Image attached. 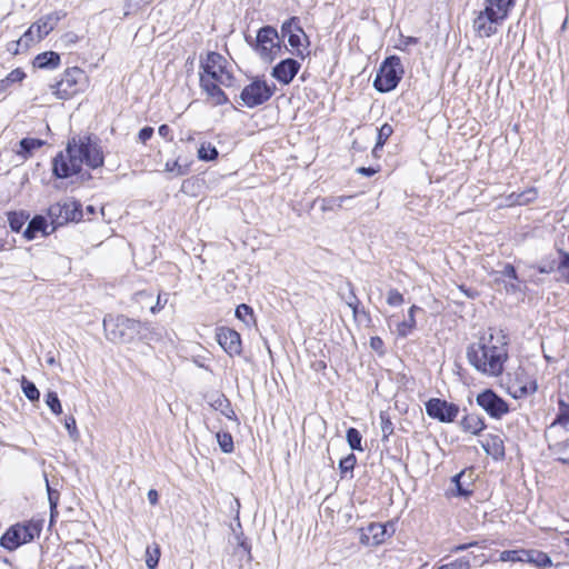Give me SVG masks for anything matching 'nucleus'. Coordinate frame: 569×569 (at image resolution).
<instances>
[{"label":"nucleus","mask_w":569,"mask_h":569,"mask_svg":"<svg viewBox=\"0 0 569 569\" xmlns=\"http://www.w3.org/2000/svg\"><path fill=\"white\" fill-rule=\"evenodd\" d=\"M469 363L479 372L488 376H499L508 358L506 337L498 332L481 337L478 342L467 349Z\"/></svg>","instance_id":"obj_1"},{"label":"nucleus","mask_w":569,"mask_h":569,"mask_svg":"<svg viewBox=\"0 0 569 569\" xmlns=\"http://www.w3.org/2000/svg\"><path fill=\"white\" fill-rule=\"evenodd\" d=\"M66 152L76 158L81 169L82 164L90 169H97L104 163V156L99 140L91 136L72 137L67 143Z\"/></svg>","instance_id":"obj_2"},{"label":"nucleus","mask_w":569,"mask_h":569,"mask_svg":"<svg viewBox=\"0 0 569 569\" xmlns=\"http://www.w3.org/2000/svg\"><path fill=\"white\" fill-rule=\"evenodd\" d=\"M142 323L123 315H107L103 318V330L107 340L113 343H130L140 333Z\"/></svg>","instance_id":"obj_3"},{"label":"nucleus","mask_w":569,"mask_h":569,"mask_svg":"<svg viewBox=\"0 0 569 569\" xmlns=\"http://www.w3.org/2000/svg\"><path fill=\"white\" fill-rule=\"evenodd\" d=\"M401 60L397 56L387 57L376 74L373 87L378 92L386 93L397 88L403 76Z\"/></svg>","instance_id":"obj_4"},{"label":"nucleus","mask_w":569,"mask_h":569,"mask_svg":"<svg viewBox=\"0 0 569 569\" xmlns=\"http://www.w3.org/2000/svg\"><path fill=\"white\" fill-rule=\"evenodd\" d=\"M87 76L78 67L67 69L60 80L50 84L52 93L60 100H68L83 91L87 86Z\"/></svg>","instance_id":"obj_5"},{"label":"nucleus","mask_w":569,"mask_h":569,"mask_svg":"<svg viewBox=\"0 0 569 569\" xmlns=\"http://www.w3.org/2000/svg\"><path fill=\"white\" fill-rule=\"evenodd\" d=\"M278 38L276 28L264 26L259 29L254 42L250 36H246V41L253 47L263 61L272 62L281 51V46L277 41Z\"/></svg>","instance_id":"obj_6"},{"label":"nucleus","mask_w":569,"mask_h":569,"mask_svg":"<svg viewBox=\"0 0 569 569\" xmlns=\"http://www.w3.org/2000/svg\"><path fill=\"white\" fill-rule=\"evenodd\" d=\"M274 91V84H268L264 80L256 78L241 90L240 99L246 107L256 108L266 103Z\"/></svg>","instance_id":"obj_7"},{"label":"nucleus","mask_w":569,"mask_h":569,"mask_svg":"<svg viewBox=\"0 0 569 569\" xmlns=\"http://www.w3.org/2000/svg\"><path fill=\"white\" fill-rule=\"evenodd\" d=\"M64 17L66 12L54 11L41 17L38 21L32 23L22 34V41H26V48H29L34 41H40L47 37Z\"/></svg>","instance_id":"obj_8"},{"label":"nucleus","mask_w":569,"mask_h":569,"mask_svg":"<svg viewBox=\"0 0 569 569\" xmlns=\"http://www.w3.org/2000/svg\"><path fill=\"white\" fill-rule=\"evenodd\" d=\"M472 20V30L479 38H490L498 32V28L506 20L496 12L485 8L475 12Z\"/></svg>","instance_id":"obj_9"},{"label":"nucleus","mask_w":569,"mask_h":569,"mask_svg":"<svg viewBox=\"0 0 569 569\" xmlns=\"http://www.w3.org/2000/svg\"><path fill=\"white\" fill-rule=\"evenodd\" d=\"M39 533L36 525H16L9 528L0 539V545L8 550H14L23 543H28Z\"/></svg>","instance_id":"obj_10"},{"label":"nucleus","mask_w":569,"mask_h":569,"mask_svg":"<svg viewBox=\"0 0 569 569\" xmlns=\"http://www.w3.org/2000/svg\"><path fill=\"white\" fill-rule=\"evenodd\" d=\"M81 171L76 158L67 152H59L52 160L53 176L59 179H67L74 174H81L82 180L91 177L90 173H81Z\"/></svg>","instance_id":"obj_11"},{"label":"nucleus","mask_w":569,"mask_h":569,"mask_svg":"<svg viewBox=\"0 0 569 569\" xmlns=\"http://www.w3.org/2000/svg\"><path fill=\"white\" fill-rule=\"evenodd\" d=\"M476 401L491 418L500 419L509 412V405L491 389L480 392Z\"/></svg>","instance_id":"obj_12"},{"label":"nucleus","mask_w":569,"mask_h":569,"mask_svg":"<svg viewBox=\"0 0 569 569\" xmlns=\"http://www.w3.org/2000/svg\"><path fill=\"white\" fill-rule=\"evenodd\" d=\"M426 412L430 418L448 423L455 421L459 407L440 398H431L426 402Z\"/></svg>","instance_id":"obj_13"},{"label":"nucleus","mask_w":569,"mask_h":569,"mask_svg":"<svg viewBox=\"0 0 569 569\" xmlns=\"http://www.w3.org/2000/svg\"><path fill=\"white\" fill-rule=\"evenodd\" d=\"M226 59L218 52H209L204 61L201 62L203 73L200 77H210V79H219L224 84V77L229 80L231 77L226 70Z\"/></svg>","instance_id":"obj_14"},{"label":"nucleus","mask_w":569,"mask_h":569,"mask_svg":"<svg viewBox=\"0 0 569 569\" xmlns=\"http://www.w3.org/2000/svg\"><path fill=\"white\" fill-rule=\"evenodd\" d=\"M217 341L229 356H238L242 351L240 335L228 327L217 329Z\"/></svg>","instance_id":"obj_15"},{"label":"nucleus","mask_w":569,"mask_h":569,"mask_svg":"<svg viewBox=\"0 0 569 569\" xmlns=\"http://www.w3.org/2000/svg\"><path fill=\"white\" fill-rule=\"evenodd\" d=\"M300 63L292 58L278 62L271 71V76L282 84H289L300 70Z\"/></svg>","instance_id":"obj_16"},{"label":"nucleus","mask_w":569,"mask_h":569,"mask_svg":"<svg viewBox=\"0 0 569 569\" xmlns=\"http://www.w3.org/2000/svg\"><path fill=\"white\" fill-rule=\"evenodd\" d=\"M219 79H210V77H200V86L202 90L212 99L214 106H221L228 102V97L219 87Z\"/></svg>","instance_id":"obj_17"},{"label":"nucleus","mask_w":569,"mask_h":569,"mask_svg":"<svg viewBox=\"0 0 569 569\" xmlns=\"http://www.w3.org/2000/svg\"><path fill=\"white\" fill-rule=\"evenodd\" d=\"M47 213H83L82 203L72 196H64L51 204Z\"/></svg>","instance_id":"obj_18"},{"label":"nucleus","mask_w":569,"mask_h":569,"mask_svg":"<svg viewBox=\"0 0 569 569\" xmlns=\"http://www.w3.org/2000/svg\"><path fill=\"white\" fill-rule=\"evenodd\" d=\"M481 447L487 455L491 456L495 460L505 458V443L498 435H487L481 441Z\"/></svg>","instance_id":"obj_19"},{"label":"nucleus","mask_w":569,"mask_h":569,"mask_svg":"<svg viewBox=\"0 0 569 569\" xmlns=\"http://www.w3.org/2000/svg\"><path fill=\"white\" fill-rule=\"evenodd\" d=\"M48 223L44 216H33L28 227L26 228L23 236L27 240H33L38 233L41 236H48L51 231H48Z\"/></svg>","instance_id":"obj_20"},{"label":"nucleus","mask_w":569,"mask_h":569,"mask_svg":"<svg viewBox=\"0 0 569 569\" xmlns=\"http://www.w3.org/2000/svg\"><path fill=\"white\" fill-rule=\"evenodd\" d=\"M33 66L39 69H56L60 66V54L54 51L39 53L33 59Z\"/></svg>","instance_id":"obj_21"},{"label":"nucleus","mask_w":569,"mask_h":569,"mask_svg":"<svg viewBox=\"0 0 569 569\" xmlns=\"http://www.w3.org/2000/svg\"><path fill=\"white\" fill-rule=\"evenodd\" d=\"M44 144L46 141L38 138H23L19 141V149L16 150V153L27 160L33 154L34 150L43 147Z\"/></svg>","instance_id":"obj_22"},{"label":"nucleus","mask_w":569,"mask_h":569,"mask_svg":"<svg viewBox=\"0 0 569 569\" xmlns=\"http://www.w3.org/2000/svg\"><path fill=\"white\" fill-rule=\"evenodd\" d=\"M525 562L541 569H547L552 566L551 558L546 552L536 549L526 550Z\"/></svg>","instance_id":"obj_23"},{"label":"nucleus","mask_w":569,"mask_h":569,"mask_svg":"<svg viewBox=\"0 0 569 569\" xmlns=\"http://www.w3.org/2000/svg\"><path fill=\"white\" fill-rule=\"evenodd\" d=\"M460 426L463 431L470 432L472 435H478L486 428L482 418L476 413L465 416L460 422Z\"/></svg>","instance_id":"obj_24"},{"label":"nucleus","mask_w":569,"mask_h":569,"mask_svg":"<svg viewBox=\"0 0 569 569\" xmlns=\"http://www.w3.org/2000/svg\"><path fill=\"white\" fill-rule=\"evenodd\" d=\"M485 8L507 19L515 6V0H483Z\"/></svg>","instance_id":"obj_25"},{"label":"nucleus","mask_w":569,"mask_h":569,"mask_svg":"<svg viewBox=\"0 0 569 569\" xmlns=\"http://www.w3.org/2000/svg\"><path fill=\"white\" fill-rule=\"evenodd\" d=\"M418 310H420V308L415 305L409 308L408 318L400 322L397 327V333L399 337L406 338L413 331V329L416 328L415 313Z\"/></svg>","instance_id":"obj_26"},{"label":"nucleus","mask_w":569,"mask_h":569,"mask_svg":"<svg viewBox=\"0 0 569 569\" xmlns=\"http://www.w3.org/2000/svg\"><path fill=\"white\" fill-rule=\"evenodd\" d=\"M538 196V191L535 188L527 189L521 193H512L509 199L511 200L510 204H519L523 206L531 201H533Z\"/></svg>","instance_id":"obj_27"},{"label":"nucleus","mask_w":569,"mask_h":569,"mask_svg":"<svg viewBox=\"0 0 569 569\" xmlns=\"http://www.w3.org/2000/svg\"><path fill=\"white\" fill-rule=\"evenodd\" d=\"M26 78L22 69L17 68L12 70L4 79L0 80V93L4 92L10 84L20 82Z\"/></svg>","instance_id":"obj_28"},{"label":"nucleus","mask_w":569,"mask_h":569,"mask_svg":"<svg viewBox=\"0 0 569 569\" xmlns=\"http://www.w3.org/2000/svg\"><path fill=\"white\" fill-rule=\"evenodd\" d=\"M377 142L373 148V152L376 153L379 149H381L390 136L393 133V128L389 123H383L380 128H378Z\"/></svg>","instance_id":"obj_29"},{"label":"nucleus","mask_w":569,"mask_h":569,"mask_svg":"<svg viewBox=\"0 0 569 569\" xmlns=\"http://www.w3.org/2000/svg\"><path fill=\"white\" fill-rule=\"evenodd\" d=\"M299 18L298 17H291L288 20H286L281 26V33L282 37H288L289 34H293L296 31L301 32L303 34V29L299 24Z\"/></svg>","instance_id":"obj_30"},{"label":"nucleus","mask_w":569,"mask_h":569,"mask_svg":"<svg viewBox=\"0 0 569 569\" xmlns=\"http://www.w3.org/2000/svg\"><path fill=\"white\" fill-rule=\"evenodd\" d=\"M369 533H371L372 538V545L378 546L382 543L386 539L387 529L385 526L380 523H371L368 527Z\"/></svg>","instance_id":"obj_31"},{"label":"nucleus","mask_w":569,"mask_h":569,"mask_svg":"<svg viewBox=\"0 0 569 569\" xmlns=\"http://www.w3.org/2000/svg\"><path fill=\"white\" fill-rule=\"evenodd\" d=\"M219 156V152L214 146L211 143H202L198 149V158L202 161H212L216 160Z\"/></svg>","instance_id":"obj_32"},{"label":"nucleus","mask_w":569,"mask_h":569,"mask_svg":"<svg viewBox=\"0 0 569 569\" xmlns=\"http://www.w3.org/2000/svg\"><path fill=\"white\" fill-rule=\"evenodd\" d=\"M236 317L243 321L247 326H250L254 322L252 308L244 303L237 307Z\"/></svg>","instance_id":"obj_33"},{"label":"nucleus","mask_w":569,"mask_h":569,"mask_svg":"<svg viewBox=\"0 0 569 569\" xmlns=\"http://www.w3.org/2000/svg\"><path fill=\"white\" fill-rule=\"evenodd\" d=\"M347 441H348V445L349 447L352 449V450H358V451H362L363 448L361 446V435L360 432L356 429V428H349L347 430Z\"/></svg>","instance_id":"obj_34"},{"label":"nucleus","mask_w":569,"mask_h":569,"mask_svg":"<svg viewBox=\"0 0 569 569\" xmlns=\"http://www.w3.org/2000/svg\"><path fill=\"white\" fill-rule=\"evenodd\" d=\"M160 558V548L154 543L153 548L148 547L146 550V565L149 569H156Z\"/></svg>","instance_id":"obj_35"},{"label":"nucleus","mask_w":569,"mask_h":569,"mask_svg":"<svg viewBox=\"0 0 569 569\" xmlns=\"http://www.w3.org/2000/svg\"><path fill=\"white\" fill-rule=\"evenodd\" d=\"M21 388H22V391L24 393V396L30 400V401H38L39 398H40V392L38 390V388L36 387V385L29 380H27L26 378L22 379V382H21Z\"/></svg>","instance_id":"obj_36"},{"label":"nucleus","mask_w":569,"mask_h":569,"mask_svg":"<svg viewBox=\"0 0 569 569\" xmlns=\"http://www.w3.org/2000/svg\"><path fill=\"white\" fill-rule=\"evenodd\" d=\"M46 403L47 406L50 408V410L52 411V413L59 416L62 413V406H61V402L58 398V395L57 392L54 391H49L47 395H46Z\"/></svg>","instance_id":"obj_37"},{"label":"nucleus","mask_w":569,"mask_h":569,"mask_svg":"<svg viewBox=\"0 0 569 569\" xmlns=\"http://www.w3.org/2000/svg\"><path fill=\"white\" fill-rule=\"evenodd\" d=\"M237 540H238V546L234 549V556H238L240 559L246 558L247 561L249 562L251 560L250 545L246 540L240 539L239 536H237Z\"/></svg>","instance_id":"obj_38"},{"label":"nucleus","mask_w":569,"mask_h":569,"mask_svg":"<svg viewBox=\"0 0 569 569\" xmlns=\"http://www.w3.org/2000/svg\"><path fill=\"white\" fill-rule=\"evenodd\" d=\"M560 260L557 270L561 274L562 279L569 283V253L560 251Z\"/></svg>","instance_id":"obj_39"},{"label":"nucleus","mask_w":569,"mask_h":569,"mask_svg":"<svg viewBox=\"0 0 569 569\" xmlns=\"http://www.w3.org/2000/svg\"><path fill=\"white\" fill-rule=\"evenodd\" d=\"M380 422L382 431V440H388L389 436L393 433V423L387 412H380Z\"/></svg>","instance_id":"obj_40"},{"label":"nucleus","mask_w":569,"mask_h":569,"mask_svg":"<svg viewBox=\"0 0 569 569\" xmlns=\"http://www.w3.org/2000/svg\"><path fill=\"white\" fill-rule=\"evenodd\" d=\"M469 568H470V560L468 557L463 556V557L457 558L450 562L441 565L437 569H469Z\"/></svg>","instance_id":"obj_41"},{"label":"nucleus","mask_w":569,"mask_h":569,"mask_svg":"<svg viewBox=\"0 0 569 569\" xmlns=\"http://www.w3.org/2000/svg\"><path fill=\"white\" fill-rule=\"evenodd\" d=\"M526 549L507 550L501 553V560L512 562H525Z\"/></svg>","instance_id":"obj_42"},{"label":"nucleus","mask_w":569,"mask_h":569,"mask_svg":"<svg viewBox=\"0 0 569 569\" xmlns=\"http://www.w3.org/2000/svg\"><path fill=\"white\" fill-rule=\"evenodd\" d=\"M218 443L221 448V450L226 453H229L233 450V440L230 433L223 432L217 433Z\"/></svg>","instance_id":"obj_43"},{"label":"nucleus","mask_w":569,"mask_h":569,"mask_svg":"<svg viewBox=\"0 0 569 569\" xmlns=\"http://www.w3.org/2000/svg\"><path fill=\"white\" fill-rule=\"evenodd\" d=\"M302 40H306L308 42V37L303 32H295L293 34H289L288 42L290 47L297 50V54L302 57V52L300 51V47L302 46Z\"/></svg>","instance_id":"obj_44"},{"label":"nucleus","mask_w":569,"mask_h":569,"mask_svg":"<svg viewBox=\"0 0 569 569\" xmlns=\"http://www.w3.org/2000/svg\"><path fill=\"white\" fill-rule=\"evenodd\" d=\"M216 402L218 403L217 408L221 410L222 415H224L228 419L237 420L236 413L231 408V405L228 399L221 397Z\"/></svg>","instance_id":"obj_45"},{"label":"nucleus","mask_w":569,"mask_h":569,"mask_svg":"<svg viewBox=\"0 0 569 569\" xmlns=\"http://www.w3.org/2000/svg\"><path fill=\"white\" fill-rule=\"evenodd\" d=\"M560 412L555 420V423H559L561 426H567L569 423V405H567L563 400L559 401Z\"/></svg>","instance_id":"obj_46"},{"label":"nucleus","mask_w":569,"mask_h":569,"mask_svg":"<svg viewBox=\"0 0 569 569\" xmlns=\"http://www.w3.org/2000/svg\"><path fill=\"white\" fill-rule=\"evenodd\" d=\"M405 298L403 295L400 293L397 289H390L387 296V303L391 307H399L403 303Z\"/></svg>","instance_id":"obj_47"},{"label":"nucleus","mask_w":569,"mask_h":569,"mask_svg":"<svg viewBox=\"0 0 569 569\" xmlns=\"http://www.w3.org/2000/svg\"><path fill=\"white\" fill-rule=\"evenodd\" d=\"M357 459L353 453L348 455L339 462V468L341 470V473L350 472L353 470L356 466Z\"/></svg>","instance_id":"obj_48"},{"label":"nucleus","mask_w":569,"mask_h":569,"mask_svg":"<svg viewBox=\"0 0 569 569\" xmlns=\"http://www.w3.org/2000/svg\"><path fill=\"white\" fill-rule=\"evenodd\" d=\"M463 476H465L463 472H460V473L456 475L452 478V482L456 486L457 495L458 496L468 497L469 495H471L472 491L470 489L463 487L462 481H461Z\"/></svg>","instance_id":"obj_49"},{"label":"nucleus","mask_w":569,"mask_h":569,"mask_svg":"<svg viewBox=\"0 0 569 569\" xmlns=\"http://www.w3.org/2000/svg\"><path fill=\"white\" fill-rule=\"evenodd\" d=\"M558 458L557 460L563 465H569V440L558 445L557 448Z\"/></svg>","instance_id":"obj_50"},{"label":"nucleus","mask_w":569,"mask_h":569,"mask_svg":"<svg viewBox=\"0 0 569 569\" xmlns=\"http://www.w3.org/2000/svg\"><path fill=\"white\" fill-rule=\"evenodd\" d=\"M342 200L339 199V198H329V199H322L320 201V206H319V209L326 211V210H336L337 208H340L341 202Z\"/></svg>","instance_id":"obj_51"},{"label":"nucleus","mask_w":569,"mask_h":569,"mask_svg":"<svg viewBox=\"0 0 569 569\" xmlns=\"http://www.w3.org/2000/svg\"><path fill=\"white\" fill-rule=\"evenodd\" d=\"M64 427L69 432V436L72 439H76L78 437V429H77V422L76 419L70 416L64 419Z\"/></svg>","instance_id":"obj_52"},{"label":"nucleus","mask_w":569,"mask_h":569,"mask_svg":"<svg viewBox=\"0 0 569 569\" xmlns=\"http://www.w3.org/2000/svg\"><path fill=\"white\" fill-rule=\"evenodd\" d=\"M79 40V37L74 32H66L60 38V43L64 46L66 48H69L77 43Z\"/></svg>","instance_id":"obj_53"},{"label":"nucleus","mask_w":569,"mask_h":569,"mask_svg":"<svg viewBox=\"0 0 569 569\" xmlns=\"http://www.w3.org/2000/svg\"><path fill=\"white\" fill-rule=\"evenodd\" d=\"M168 302V295L167 293H159L158 297H157V301L153 306H151L150 308V311L152 313H157L159 312L160 310L163 309V307L167 305Z\"/></svg>","instance_id":"obj_54"},{"label":"nucleus","mask_w":569,"mask_h":569,"mask_svg":"<svg viewBox=\"0 0 569 569\" xmlns=\"http://www.w3.org/2000/svg\"><path fill=\"white\" fill-rule=\"evenodd\" d=\"M166 170L169 172H176L177 176H183L187 173V169L180 166L178 160L173 161L172 163L167 162Z\"/></svg>","instance_id":"obj_55"},{"label":"nucleus","mask_w":569,"mask_h":569,"mask_svg":"<svg viewBox=\"0 0 569 569\" xmlns=\"http://www.w3.org/2000/svg\"><path fill=\"white\" fill-rule=\"evenodd\" d=\"M153 132L154 130L152 127H143L140 129L138 138L142 143H146L148 140L152 138Z\"/></svg>","instance_id":"obj_56"},{"label":"nucleus","mask_w":569,"mask_h":569,"mask_svg":"<svg viewBox=\"0 0 569 569\" xmlns=\"http://www.w3.org/2000/svg\"><path fill=\"white\" fill-rule=\"evenodd\" d=\"M418 41L419 40L416 37H401L397 48L400 50H406L409 46L417 44Z\"/></svg>","instance_id":"obj_57"},{"label":"nucleus","mask_w":569,"mask_h":569,"mask_svg":"<svg viewBox=\"0 0 569 569\" xmlns=\"http://www.w3.org/2000/svg\"><path fill=\"white\" fill-rule=\"evenodd\" d=\"M499 273L503 277H507V278H510L513 280H517V278H518L515 267L510 263L505 264L503 269L501 271H499Z\"/></svg>","instance_id":"obj_58"},{"label":"nucleus","mask_w":569,"mask_h":569,"mask_svg":"<svg viewBox=\"0 0 569 569\" xmlns=\"http://www.w3.org/2000/svg\"><path fill=\"white\" fill-rule=\"evenodd\" d=\"M158 133L160 137H162L163 139H166L168 141H172V139H173L172 131L168 124H161L158 128Z\"/></svg>","instance_id":"obj_59"},{"label":"nucleus","mask_w":569,"mask_h":569,"mask_svg":"<svg viewBox=\"0 0 569 569\" xmlns=\"http://www.w3.org/2000/svg\"><path fill=\"white\" fill-rule=\"evenodd\" d=\"M10 226L13 230L18 231L21 224L24 222L23 218L28 219L30 216H9Z\"/></svg>","instance_id":"obj_60"},{"label":"nucleus","mask_w":569,"mask_h":569,"mask_svg":"<svg viewBox=\"0 0 569 569\" xmlns=\"http://www.w3.org/2000/svg\"><path fill=\"white\" fill-rule=\"evenodd\" d=\"M20 47H23L24 49H27L26 41H22V37L18 41H13V42L9 43L8 51L12 52L13 54H18Z\"/></svg>","instance_id":"obj_61"},{"label":"nucleus","mask_w":569,"mask_h":569,"mask_svg":"<svg viewBox=\"0 0 569 569\" xmlns=\"http://www.w3.org/2000/svg\"><path fill=\"white\" fill-rule=\"evenodd\" d=\"M370 347L376 351L382 352V349H383L382 339L380 337H371Z\"/></svg>","instance_id":"obj_62"},{"label":"nucleus","mask_w":569,"mask_h":569,"mask_svg":"<svg viewBox=\"0 0 569 569\" xmlns=\"http://www.w3.org/2000/svg\"><path fill=\"white\" fill-rule=\"evenodd\" d=\"M459 290L463 292L468 298L475 299L479 296L478 291L471 288H467L466 286H459Z\"/></svg>","instance_id":"obj_63"},{"label":"nucleus","mask_w":569,"mask_h":569,"mask_svg":"<svg viewBox=\"0 0 569 569\" xmlns=\"http://www.w3.org/2000/svg\"><path fill=\"white\" fill-rule=\"evenodd\" d=\"M348 284L350 287V293H349V297L347 299L348 307H351V306H353L356 303H360L358 297L356 296V293L353 291V288H352L351 283H348Z\"/></svg>","instance_id":"obj_64"}]
</instances>
